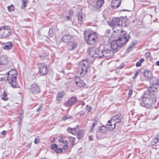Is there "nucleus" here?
Here are the masks:
<instances>
[{
	"instance_id": "1",
	"label": "nucleus",
	"mask_w": 159,
	"mask_h": 159,
	"mask_svg": "<svg viewBox=\"0 0 159 159\" xmlns=\"http://www.w3.org/2000/svg\"><path fill=\"white\" fill-rule=\"evenodd\" d=\"M139 100L141 106L148 108L152 107H154V104L156 102L155 96L149 91L144 92L141 96V99Z\"/></svg>"
},
{
	"instance_id": "2",
	"label": "nucleus",
	"mask_w": 159,
	"mask_h": 159,
	"mask_svg": "<svg viewBox=\"0 0 159 159\" xmlns=\"http://www.w3.org/2000/svg\"><path fill=\"white\" fill-rule=\"evenodd\" d=\"M113 32L111 34V38L115 39L122 40L124 41L128 39V41L130 38V36L126 34V32L122 29H117L115 27H113Z\"/></svg>"
},
{
	"instance_id": "3",
	"label": "nucleus",
	"mask_w": 159,
	"mask_h": 159,
	"mask_svg": "<svg viewBox=\"0 0 159 159\" xmlns=\"http://www.w3.org/2000/svg\"><path fill=\"white\" fill-rule=\"evenodd\" d=\"M84 35L85 41L89 44H94L98 39V36L95 32H91L87 30L84 31Z\"/></svg>"
},
{
	"instance_id": "4",
	"label": "nucleus",
	"mask_w": 159,
	"mask_h": 159,
	"mask_svg": "<svg viewBox=\"0 0 159 159\" xmlns=\"http://www.w3.org/2000/svg\"><path fill=\"white\" fill-rule=\"evenodd\" d=\"M17 73L16 70L12 69L10 70L7 74V80L12 88L17 87L16 81Z\"/></svg>"
},
{
	"instance_id": "5",
	"label": "nucleus",
	"mask_w": 159,
	"mask_h": 159,
	"mask_svg": "<svg viewBox=\"0 0 159 159\" xmlns=\"http://www.w3.org/2000/svg\"><path fill=\"white\" fill-rule=\"evenodd\" d=\"M128 39L125 41L122 40H118L114 39L111 43L110 44V48L111 51H113L114 54L121 47L126 44L128 42Z\"/></svg>"
},
{
	"instance_id": "6",
	"label": "nucleus",
	"mask_w": 159,
	"mask_h": 159,
	"mask_svg": "<svg viewBox=\"0 0 159 159\" xmlns=\"http://www.w3.org/2000/svg\"><path fill=\"white\" fill-rule=\"evenodd\" d=\"M90 65L88 61V60H84L80 61L78 67L80 70V75L83 76L87 72Z\"/></svg>"
},
{
	"instance_id": "7",
	"label": "nucleus",
	"mask_w": 159,
	"mask_h": 159,
	"mask_svg": "<svg viewBox=\"0 0 159 159\" xmlns=\"http://www.w3.org/2000/svg\"><path fill=\"white\" fill-rule=\"evenodd\" d=\"M101 54L102 56L101 58L109 59L113 56L114 54V52L113 51H111L110 48H108L106 46L101 51Z\"/></svg>"
},
{
	"instance_id": "8",
	"label": "nucleus",
	"mask_w": 159,
	"mask_h": 159,
	"mask_svg": "<svg viewBox=\"0 0 159 159\" xmlns=\"http://www.w3.org/2000/svg\"><path fill=\"white\" fill-rule=\"evenodd\" d=\"M89 55L93 57L101 58V55L100 50L97 48H89Z\"/></svg>"
},
{
	"instance_id": "9",
	"label": "nucleus",
	"mask_w": 159,
	"mask_h": 159,
	"mask_svg": "<svg viewBox=\"0 0 159 159\" xmlns=\"http://www.w3.org/2000/svg\"><path fill=\"white\" fill-rule=\"evenodd\" d=\"M29 90V92L33 94H37L41 92L40 86L36 83L31 84Z\"/></svg>"
},
{
	"instance_id": "10",
	"label": "nucleus",
	"mask_w": 159,
	"mask_h": 159,
	"mask_svg": "<svg viewBox=\"0 0 159 159\" xmlns=\"http://www.w3.org/2000/svg\"><path fill=\"white\" fill-rule=\"evenodd\" d=\"M39 69V72L41 76L46 75L48 72L47 67L44 63H39L38 65Z\"/></svg>"
},
{
	"instance_id": "11",
	"label": "nucleus",
	"mask_w": 159,
	"mask_h": 159,
	"mask_svg": "<svg viewBox=\"0 0 159 159\" xmlns=\"http://www.w3.org/2000/svg\"><path fill=\"white\" fill-rule=\"evenodd\" d=\"M2 30H4L3 31V34H2V37L3 38H5L7 37L11 33V30L7 26L1 27L0 28V31Z\"/></svg>"
},
{
	"instance_id": "12",
	"label": "nucleus",
	"mask_w": 159,
	"mask_h": 159,
	"mask_svg": "<svg viewBox=\"0 0 159 159\" xmlns=\"http://www.w3.org/2000/svg\"><path fill=\"white\" fill-rule=\"evenodd\" d=\"M120 18H113L111 20V22L109 24V25L113 27H115L117 28L121 29V26H120Z\"/></svg>"
},
{
	"instance_id": "13",
	"label": "nucleus",
	"mask_w": 159,
	"mask_h": 159,
	"mask_svg": "<svg viewBox=\"0 0 159 159\" xmlns=\"http://www.w3.org/2000/svg\"><path fill=\"white\" fill-rule=\"evenodd\" d=\"M75 80L76 84L80 87H83L86 85V84L84 81L80 79L79 77H76Z\"/></svg>"
},
{
	"instance_id": "14",
	"label": "nucleus",
	"mask_w": 159,
	"mask_h": 159,
	"mask_svg": "<svg viewBox=\"0 0 159 159\" xmlns=\"http://www.w3.org/2000/svg\"><path fill=\"white\" fill-rule=\"evenodd\" d=\"M77 98L75 97H72L70 98L65 103V105L67 107H70L73 105L76 102Z\"/></svg>"
},
{
	"instance_id": "15",
	"label": "nucleus",
	"mask_w": 159,
	"mask_h": 159,
	"mask_svg": "<svg viewBox=\"0 0 159 159\" xmlns=\"http://www.w3.org/2000/svg\"><path fill=\"white\" fill-rule=\"evenodd\" d=\"M13 45L11 42L4 43L2 44V48L5 50H10L12 48Z\"/></svg>"
},
{
	"instance_id": "16",
	"label": "nucleus",
	"mask_w": 159,
	"mask_h": 159,
	"mask_svg": "<svg viewBox=\"0 0 159 159\" xmlns=\"http://www.w3.org/2000/svg\"><path fill=\"white\" fill-rule=\"evenodd\" d=\"M121 2V0H115L111 2V7L113 9H115L119 7Z\"/></svg>"
},
{
	"instance_id": "17",
	"label": "nucleus",
	"mask_w": 159,
	"mask_h": 159,
	"mask_svg": "<svg viewBox=\"0 0 159 159\" xmlns=\"http://www.w3.org/2000/svg\"><path fill=\"white\" fill-rule=\"evenodd\" d=\"M77 46V43L73 41H70L67 43V47L68 49L69 50L74 49Z\"/></svg>"
},
{
	"instance_id": "18",
	"label": "nucleus",
	"mask_w": 159,
	"mask_h": 159,
	"mask_svg": "<svg viewBox=\"0 0 159 159\" xmlns=\"http://www.w3.org/2000/svg\"><path fill=\"white\" fill-rule=\"evenodd\" d=\"M144 75L148 79H151L152 77V72L149 70H146L143 72Z\"/></svg>"
},
{
	"instance_id": "19",
	"label": "nucleus",
	"mask_w": 159,
	"mask_h": 159,
	"mask_svg": "<svg viewBox=\"0 0 159 159\" xmlns=\"http://www.w3.org/2000/svg\"><path fill=\"white\" fill-rule=\"evenodd\" d=\"M8 63V60L6 57L2 56L0 57V65H6Z\"/></svg>"
},
{
	"instance_id": "20",
	"label": "nucleus",
	"mask_w": 159,
	"mask_h": 159,
	"mask_svg": "<svg viewBox=\"0 0 159 159\" xmlns=\"http://www.w3.org/2000/svg\"><path fill=\"white\" fill-rule=\"evenodd\" d=\"M71 37L69 35H64L62 38L63 42L67 44L70 41Z\"/></svg>"
},
{
	"instance_id": "21",
	"label": "nucleus",
	"mask_w": 159,
	"mask_h": 159,
	"mask_svg": "<svg viewBox=\"0 0 159 159\" xmlns=\"http://www.w3.org/2000/svg\"><path fill=\"white\" fill-rule=\"evenodd\" d=\"M120 26H127V24H126V21L127 20L125 18H124L123 17H121L120 18Z\"/></svg>"
},
{
	"instance_id": "22",
	"label": "nucleus",
	"mask_w": 159,
	"mask_h": 159,
	"mask_svg": "<svg viewBox=\"0 0 159 159\" xmlns=\"http://www.w3.org/2000/svg\"><path fill=\"white\" fill-rule=\"evenodd\" d=\"M64 96V93L63 92L59 93L57 95V100L59 102L62 99V97Z\"/></svg>"
},
{
	"instance_id": "23",
	"label": "nucleus",
	"mask_w": 159,
	"mask_h": 159,
	"mask_svg": "<svg viewBox=\"0 0 159 159\" xmlns=\"http://www.w3.org/2000/svg\"><path fill=\"white\" fill-rule=\"evenodd\" d=\"M84 130L82 129L80 130L77 133V137L79 139L82 138L84 135Z\"/></svg>"
},
{
	"instance_id": "24",
	"label": "nucleus",
	"mask_w": 159,
	"mask_h": 159,
	"mask_svg": "<svg viewBox=\"0 0 159 159\" xmlns=\"http://www.w3.org/2000/svg\"><path fill=\"white\" fill-rule=\"evenodd\" d=\"M150 83L153 85H156L157 84H159V83H158V80L156 78L153 77L152 76V78L151 79H150Z\"/></svg>"
},
{
	"instance_id": "25",
	"label": "nucleus",
	"mask_w": 159,
	"mask_h": 159,
	"mask_svg": "<svg viewBox=\"0 0 159 159\" xmlns=\"http://www.w3.org/2000/svg\"><path fill=\"white\" fill-rule=\"evenodd\" d=\"M104 0H98L96 6V7L98 9H99L101 7L102 5L104 4Z\"/></svg>"
},
{
	"instance_id": "26",
	"label": "nucleus",
	"mask_w": 159,
	"mask_h": 159,
	"mask_svg": "<svg viewBox=\"0 0 159 159\" xmlns=\"http://www.w3.org/2000/svg\"><path fill=\"white\" fill-rule=\"evenodd\" d=\"M111 120L116 121V123H120L121 121L120 117L117 115H116L113 116Z\"/></svg>"
},
{
	"instance_id": "27",
	"label": "nucleus",
	"mask_w": 159,
	"mask_h": 159,
	"mask_svg": "<svg viewBox=\"0 0 159 159\" xmlns=\"http://www.w3.org/2000/svg\"><path fill=\"white\" fill-rule=\"evenodd\" d=\"M76 128H73L69 127L67 129V131L70 133L75 134L76 133Z\"/></svg>"
},
{
	"instance_id": "28",
	"label": "nucleus",
	"mask_w": 159,
	"mask_h": 159,
	"mask_svg": "<svg viewBox=\"0 0 159 159\" xmlns=\"http://www.w3.org/2000/svg\"><path fill=\"white\" fill-rule=\"evenodd\" d=\"M159 141V133L156 136V138H153L152 140V143L153 144H155Z\"/></svg>"
},
{
	"instance_id": "29",
	"label": "nucleus",
	"mask_w": 159,
	"mask_h": 159,
	"mask_svg": "<svg viewBox=\"0 0 159 159\" xmlns=\"http://www.w3.org/2000/svg\"><path fill=\"white\" fill-rule=\"evenodd\" d=\"M77 16L79 20V23L81 24L82 23V19L83 18V15L81 13H79L78 14Z\"/></svg>"
},
{
	"instance_id": "30",
	"label": "nucleus",
	"mask_w": 159,
	"mask_h": 159,
	"mask_svg": "<svg viewBox=\"0 0 159 159\" xmlns=\"http://www.w3.org/2000/svg\"><path fill=\"white\" fill-rule=\"evenodd\" d=\"M144 61V59L141 58L139 60L137 61L136 63V67H139L141 66V63Z\"/></svg>"
},
{
	"instance_id": "31",
	"label": "nucleus",
	"mask_w": 159,
	"mask_h": 159,
	"mask_svg": "<svg viewBox=\"0 0 159 159\" xmlns=\"http://www.w3.org/2000/svg\"><path fill=\"white\" fill-rule=\"evenodd\" d=\"M111 34L110 32V30L107 29L105 33V35L106 37H111Z\"/></svg>"
},
{
	"instance_id": "32",
	"label": "nucleus",
	"mask_w": 159,
	"mask_h": 159,
	"mask_svg": "<svg viewBox=\"0 0 159 159\" xmlns=\"http://www.w3.org/2000/svg\"><path fill=\"white\" fill-rule=\"evenodd\" d=\"M59 142L60 143H64L65 144H68V142L66 140H64L62 137H61V138L59 139Z\"/></svg>"
},
{
	"instance_id": "33",
	"label": "nucleus",
	"mask_w": 159,
	"mask_h": 159,
	"mask_svg": "<svg viewBox=\"0 0 159 159\" xmlns=\"http://www.w3.org/2000/svg\"><path fill=\"white\" fill-rule=\"evenodd\" d=\"M141 71V70H138L136 71V73H135L134 76L132 77V78L133 79H135L136 78L137 76L138 75L139 73Z\"/></svg>"
},
{
	"instance_id": "34",
	"label": "nucleus",
	"mask_w": 159,
	"mask_h": 159,
	"mask_svg": "<svg viewBox=\"0 0 159 159\" xmlns=\"http://www.w3.org/2000/svg\"><path fill=\"white\" fill-rule=\"evenodd\" d=\"M2 95H3V97H2L1 98L2 100H3L5 101H7L8 100V98H5L6 97L7 95L6 93H5V91H4L3 93L2 94Z\"/></svg>"
},
{
	"instance_id": "35",
	"label": "nucleus",
	"mask_w": 159,
	"mask_h": 159,
	"mask_svg": "<svg viewBox=\"0 0 159 159\" xmlns=\"http://www.w3.org/2000/svg\"><path fill=\"white\" fill-rule=\"evenodd\" d=\"M9 11H13L14 9V6L13 5H11L10 6H9L7 7Z\"/></svg>"
},
{
	"instance_id": "36",
	"label": "nucleus",
	"mask_w": 159,
	"mask_h": 159,
	"mask_svg": "<svg viewBox=\"0 0 159 159\" xmlns=\"http://www.w3.org/2000/svg\"><path fill=\"white\" fill-rule=\"evenodd\" d=\"M62 151L63 149L62 148H58L57 147V148L54 150V151L55 152L58 153L62 152Z\"/></svg>"
},
{
	"instance_id": "37",
	"label": "nucleus",
	"mask_w": 159,
	"mask_h": 159,
	"mask_svg": "<svg viewBox=\"0 0 159 159\" xmlns=\"http://www.w3.org/2000/svg\"><path fill=\"white\" fill-rule=\"evenodd\" d=\"M72 119L71 116L69 115H67L64 116L62 118V120H65L67 119Z\"/></svg>"
},
{
	"instance_id": "38",
	"label": "nucleus",
	"mask_w": 159,
	"mask_h": 159,
	"mask_svg": "<svg viewBox=\"0 0 159 159\" xmlns=\"http://www.w3.org/2000/svg\"><path fill=\"white\" fill-rule=\"evenodd\" d=\"M86 110L87 111V113H88L91 111V107L90 106H89L88 105H86Z\"/></svg>"
},
{
	"instance_id": "39",
	"label": "nucleus",
	"mask_w": 159,
	"mask_h": 159,
	"mask_svg": "<svg viewBox=\"0 0 159 159\" xmlns=\"http://www.w3.org/2000/svg\"><path fill=\"white\" fill-rule=\"evenodd\" d=\"M51 148L52 149L55 150V149L57 148V144L55 143H53L52 144L51 146Z\"/></svg>"
},
{
	"instance_id": "40",
	"label": "nucleus",
	"mask_w": 159,
	"mask_h": 159,
	"mask_svg": "<svg viewBox=\"0 0 159 159\" xmlns=\"http://www.w3.org/2000/svg\"><path fill=\"white\" fill-rule=\"evenodd\" d=\"M100 130L101 132L104 133L106 131V128L105 126H102L100 127Z\"/></svg>"
},
{
	"instance_id": "41",
	"label": "nucleus",
	"mask_w": 159,
	"mask_h": 159,
	"mask_svg": "<svg viewBox=\"0 0 159 159\" xmlns=\"http://www.w3.org/2000/svg\"><path fill=\"white\" fill-rule=\"evenodd\" d=\"M133 46L130 43V45L127 47L126 50L128 52L132 50L131 49L133 48Z\"/></svg>"
},
{
	"instance_id": "42",
	"label": "nucleus",
	"mask_w": 159,
	"mask_h": 159,
	"mask_svg": "<svg viewBox=\"0 0 159 159\" xmlns=\"http://www.w3.org/2000/svg\"><path fill=\"white\" fill-rule=\"evenodd\" d=\"M23 117H19L18 116V118H19V122L18 123V125H21L23 122Z\"/></svg>"
},
{
	"instance_id": "43",
	"label": "nucleus",
	"mask_w": 159,
	"mask_h": 159,
	"mask_svg": "<svg viewBox=\"0 0 159 159\" xmlns=\"http://www.w3.org/2000/svg\"><path fill=\"white\" fill-rule=\"evenodd\" d=\"M22 5L24 7H26V4L28 3V0H22Z\"/></svg>"
},
{
	"instance_id": "44",
	"label": "nucleus",
	"mask_w": 159,
	"mask_h": 159,
	"mask_svg": "<svg viewBox=\"0 0 159 159\" xmlns=\"http://www.w3.org/2000/svg\"><path fill=\"white\" fill-rule=\"evenodd\" d=\"M70 138L71 139V144L72 145H74L75 143V138L73 137H70Z\"/></svg>"
},
{
	"instance_id": "45",
	"label": "nucleus",
	"mask_w": 159,
	"mask_h": 159,
	"mask_svg": "<svg viewBox=\"0 0 159 159\" xmlns=\"http://www.w3.org/2000/svg\"><path fill=\"white\" fill-rule=\"evenodd\" d=\"M48 56V55H45V56H44V55H40V56H39V57H40V60H41V61H43V60L45 58H46V57H46V56Z\"/></svg>"
},
{
	"instance_id": "46",
	"label": "nucleus",
	"mask_w": 159,
	"mask_h": 159,
	"mask_svg": "<svg viewBox=\"0 0 159 159\" xmlns=\"http://www.w3.org/2000/svg\"><path fill=\"white\" fill-rule=\"evenodd\" d=\"M132 93V90L129 89V92L128 94V98H130L131 96V95Z\"/></svg>"
},
{
	"instance_id": "47",
	"label": "nucleus",
	"mask_w": 159,
	"mask_h": 159,
	"mask_svg": "<svg viewBox=\"0 0 159 159\" xmlns=\"http://www.w3.org/2000/svg\"><path fill=\"white\" fill-rule=\"evenodd\" d=\"M150 55V52H148L146 53L145 55V57L146 58H148Z\"/></svg>"
},
{
	"instance_id": "48",
	"label": "nucleus",
	"mask_w": 159,
	"mask_h": 159,
	"mask_svg": "<svg viewBox=\"0 0 159 159\" xmlns=\"http://www.w3.org/2000/svg\"><path fill=\"white\" fill-rule=\"evenodd\" d=\"M42 104H41L40 105L39 107L37 109V110H36V111L37 112H39L41 110V109L42 108Z\"/></svg>"
},
{
	"instance_id": "49",
	"label": "nucleus",
	"mask_w": 159,
	"mask_h": 159,
	"mask_svg": "<svg viewBox=\"0 0 159 159\" xmlns=\"http://www.w3.org/2000/svg\"><path fill=\"white\" fill-rule=\"evenodd\" d=\"M40 140L39 139H35L34 140V143L35 144H38L40 142Z\"/></svg>"
},
{
	"instance_id": "50",
	"label": "nucleus",
	"mask_w": 159,
	"mask_h": 159,
	"mask_svg": "<svg viewBox=\"0 0 159 159\" xmlns=\"http://www.w3.org/2000/svg\"><path fill=\"white\" fill-rule=\"evenodd\" d=\"M112 120L111 119L110 120H109L108 121L107 124V125L111 126L112 125L111 124V121Z\"/></svg>"
},
{
	"instance_id": "51",
	"label": "nucleus",
	"mask_w": 159,
	"mask_h": 159,
	"mask_svg": "<svg viewBox=\"0 0 159 159\" xmlns=\"http://www.w3.org/2000/svg\"><path fill=\"white\" fill-rule=\"evenodd\" d=\"M69 14L70 15L72 16L73 15L74 12H73V11L72 10H71V9L69 10Z\"/></svg>"
},
{
	"instance_id": "52",
	"label": "nucleus",
	"mask_w": 159,
	"mask_h": 159,
	"mask_svg": "<svg viewBox=\"0 0 159 159\" xmlns=\"http://www.w3.org/2000/svg\"><path fill=\"white\" fill-rule=\"evenodd\" d=\"M63 148L64 150H67L68 148V147L67 145V144H65L63 147Z\"/></svg>"
},
{
	"instance_id": "53",
	"label": "nucleus",
	"mask_w": 159,
	"mask_h": 159,
	"mask_svg": "<svg viewBox=\"0 0 159 159\" xmlns=\"http://www.w3.org/2000/svg\"><path fill=\"white\" fill-rule=\"evenodd\" d=\"M137 43V41L135 40H134L132 42L130 43L132 44V45H133V46L135 45Z\"/></svg>"
},
{
	"instance_id": "54",
	"label": "nucleus",
	"mask_w": 159,
	"mask_h": 159,
	"mask_svg": "<svg viewBox=\"0 0 159 159\" xmlns=\"http://www.w3.org/2000/svg\"><path fill=\"white\" fill-rule=\"evenodd\" d=\"M97 123L96 122L95 123H93L92 124V127L91 129H92L95 126L97 125Z\"/></svg>"
},
{
	"instance_id": "55",
	"label": "nucleus",
	"mask_w": 159,
	"mask_h": 159,
	"mask_svg": "<svg viewBox=\"0 0 159 159\" xmlns=\"http://www.w3.org/2000/svg\"><path fill=\"white\" fill-rule=\"evenodd\" d=\"M66 18L67 20H69L70 21H71V18L69 16H66Z\"/></svg>"
},
{
	"instance_id": "56",
	"label": "nucleus",
	"mask_w": 159,
	"mask_h": 159,
	"mask_svg": "<svg viewBox=\"0 0 159 159\" xmlns=\"http://www.w3.org/2000/svg\"><path fill=\"white\" fill-rule=\"evenodd\" d=\"M7 133V131H3L2 132V134L3 135H5Z\"/></svg>"
},
{
	"instance_id": "57",
	"label": "nucleus",
	"mask_w": 159,
	"mask_h": 159,
	"mask_svg": "<svg viewBox=\"0 0 159 159\" xmlns=\"http://www.w3.org/2000/svg\"><path fill=\"white\" fill-rule=\"evenodd\" d=\"M23 111H21V112H20V113H19V115H20V117H22V115H23Z\"/></svg>"
},
{
	"instance_id": "58",
	"label": "nucleus",
	"mask_w": 159,
	"mask_h": 159,
	"mask_svg": "<svg viewBox=\"0 0 159 159\" xmlns=\"http://www.w3.org/2000/svg\"><path fill=\"white\" fill-rule=\"evenodd\" d=\"M89 139L90 141H92L93 140V139L91 136H90L89 137Z\"/></svg>"
},
{
	"instance_id": "59",
	"label": "nucleus",
	"mask_w": 159,
	"mask_h": 159,
	"mask_svg": "<svg viewBox=\"0 0 159 159\" xmlns=\"http://www.w3.org/2000/svg\"><path fill=\"white\" fill-rule=\"evenodd\" d=\"M84 114H85V112H84L83 113L80 114V116H84Z\"/></svg>"
},
{
	"instance_id": "60",
	"label": "nucleus",
	"mask_w": 159,
	"mask_h": 159,
	"mask_svg": "<svg viewBox=\"0 0 159 159\" xmlns=\"http://www.w3.org/2000/svg\"><path fill=\"white\" fill-rule=\"evenodd\" d=\"M116 123H115L114 124V125H113L111 127V128H112V129H113L115 128V125Z\"/></svg>"
},
{
	"instance_id": "61",
	"label": "nucleus",
	"mask_w": 159,
	"mask_h": 159,
	"mask_svg": "<svg viewBox=\"0 0 159 159\" xmlns=\"http://www.w3.org/2000/svg\"><path fill=\"white\" fill-rule=\"evenodd\" d=\"M120 11H129L128 10L123 9V10H121Z\"/></svg>"
},
{
	"instance_id": "62",
	"label": "nucleus",
	"mask_w": 159,
	"mask_h": 159,
	"mask_svg": "<svg viewBox=\"0 0 159 159\" xmlns=\"http://www.w3.org/2000/svg\"><path fill=\"white\" fill-rule=\"evenodd\" d=\"M85 103L84 102H82L81 103V105L82 106H84L85 105Z\"/></svg>"
},
{
	"instance_id": "63",
	"label": "nucleus",
	"mask_w": 159,
	"mask_h": 159,
	"mask_svg": "<svg viewBox=\"0 0 159 159\" xmlns=\"http://www.w3.org/2000/svg\"><path fill=\"white\" fill-rule=\"evenodd\" d=\"M156 64L157 65L159 66V61L156 62Z\"/></svg>"
},
{
	"instance_id": "64",
	"label": "nucleus",
	"mask_w": 159,
	"mask_h": 159,
	"mask_svg": "<svg viewBox=\"0 0 159 159\" xmlns=\"http://www.w3.org/2000/svg\"><path fill=\"white\" fill-rule=\"evenodd\" d=\"M153 89H154L156 90L157 91H158V90L157 89V88L156 87H154L153 88Z\"/></svg>"
}]
</instances>
